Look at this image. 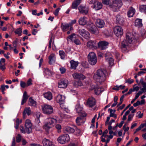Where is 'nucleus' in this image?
Instances as JSON below:
<instances>
[{
  "instance_id": "1",
  "label": "nucleus",
  "mask_w": 146,
  "mask_h": 146,
  "mask_svg": "<svg viewBox=\"0 0 146 146\" xmlns=\"http://www.w3.org/2000/svg\"><path fill=\"white\" fill-rule=\"evenodd\" d=\"M107 75V72L106 70H98L94 74V78L97 82L101 83L106 80Z\"/></svg>"
},
{
  "instance_id": "2",
  "label": "nucleus",
  "mask_w": 146,
  "mask_h": 146,
  "mask_svg": "<svg viewBox=\"0 0 146 146\" xmlns=\"http://www.w3.org/2000/svg\"><path fill=\"white\" fill-rule=\"evenodd\" d=\"M57 122V120L56 119L51 117L47 118L45 120L43 128L46 131L48 132L50 129L54 126Z\"/></svg>"
},
{
  "instance_id": "3",
  "label": "nucleus",
  "mask_w": 146,
  "mask_h": 146,
  "mask_svg": "<svg viewBox=\"0 0 146 146\" xmlns=\"http://www.w3.org/2000/svg\"><path fill=\"white\" fill-rule=\"evenodd\" d=\"M122 5L121 0H113L112 3L110 5V7L114 11H117Z\"/></svg>"
},
{
  "instance_id": "4",
  "label": "nucleus",
  "mask_w": 146,
  "mask_h": 146,
  "mask_svg": "<svg viewBox=\"0 0 146 146\" xmlns=\"http://www.w3.org/2000/svg\"><path fill=\"white\" fill-rule=\"evenodd\" d=\"M88 60L92 65H94L97 62V57L96 54L94 52H90L88 56Z\"/></svg>"
},
{
  "instance_id": "5",
  "label": "nucleus",
  "mask_w": 146,
  "mask_h": 146,
  "mask_svg": "<svg viewBox=\"0 0 146 146\" xmlns=\"http://www.w3.org/2000/svg\"><path fill=\"white\" fill-rule=\"evenodd\" d=\"M42 109L44 113L49 115L52 114L53 112L52 107L50 105L45 104L42 106Z\"/></svg>"
},
{
  "instance_id": "6",
  "label": "nucleus",
  "mask_w": 146,
  "mask_h": 146,
  "mask_svg": "<svg viewBox=\"0 0 146 146\" xmlns=\"http://www.w3.org/2000/svg\"><path fill=\"white\" fill-rule=\"evenodd\" d=\"M70 140V137L68 134L61 135L57 138L58 142L61 144L66 143L68 142Z\"/></svg>"
},
{
  "instance_id": "7",
  "label": "nucleus",
  "mask_w": 146,
  "mask_h": 146,
  "mask_svg": "<svg viewBox=\"0 0 146 146\" xmlns=\"http://www.w3.org/2000/svg\"><path fill=\"white\" fill-rule=\"evenodd\" d=\"M113 32L114 34L117 37L121 36L123 33L122 28L119 26H116L114 28Z\"/></svg>"
},
{
  "instance_id": "8",
  "label": "nucleus",
  "mask_w": 146,
  "mask_h": 146,
  "mask_svg": "<svg viewBox=\"0 0 146 146\" xmlns=\"http://www.w3.org/2000/svg\"><path fill=\"white\" fill-rule=\"evenodd\" d=\"M25 126L26 133L28 134L31 133L32 131V125L30 120L29 119L26 120Z\"/></svg>"
},
{
  "instance_id": "9",
  "label": "nucleus",
  "mask_w": 146,
  "mask_h": 146,
  "mask_svg": "<svg viewBox=\"0 0 146 146\" xmlns=\"http://www.w3.org/2000/svg\"><path fill=\"white\" fill-rule=\"evenodd\" d=\"M87 28L92 33L95 34L98 33L97 28L93 23H90L88 24L87 25Z\"/></svg>"
},
{
  "instance_id": "10",
  "label": "nucleus",
  "mask_w": 146,
  "mask_h": 146,
  "mask_svg": "<svg viewBox=\"0 0 146 146\" xmlns=\"http://www.w3.org/2000/svg\"><path fill=\"white\" fill-rule=\"evenodd\" d=\"M78 32L80 35L86 39H88L90 38V33L84 29H80L78 31Z\"/></svg>"
},
{
  "instance_id": "11",
  "label": "nucleus",
  "mask_w": 146,
  "mask_h": 146,
  "mask_svg": "<svg viewBox=\"0 0 146 146\" xmlns=\"http://www.w3.org/2000/svg\"><path fill=\"white\" fill-rule=\"evenodd\" d=\"M97 45V43L96 40H90L87 42V46L90 49H96Z\"/></svg>"
},
{
  "instance_id": "12",
  "label": "nucleus",
  "mask_w": 146,
  "mask_h": 146,
  "mask_svg": "<svg viewBox=\"0 0 146 146\" xmlns=\"http://www.w3.org/2000/svg\"><path fill=\"white\" fill-rule=\"evenodd\" d=\"M67 86V82L65 79L60 80L58 84V87L60 88H66Z\"/></svg>"
},
{
  "instance_id": "13",
  "label": "nucleus",
  "mask_w": 146,
  "mask_h": 146,
  "mask_svg": "<svg viewBox=\"0 0 146 146\" xmlns=\"http://www.w3.org/2000/svg\"><path fill=\"white\" fill-rule=\"evenodd\" d=\"M65 97L64 96L61 95H58L56 97V100L57 102L59 103L60 106L62 107V104L64 103Z\"/></svg>"
},
{
  "instance_id": "14",
  "label": "nucleus",
  "mask_w": 146,
  "mask_h": 146,
  "mask_svg": "<svg viewBox=\"0 0 146 146\" xmlns=\"http://www.w3.org/2000/svg\"><path fill=\"white\" fill-rule=\"evenodd\" d=\"M126 37L127 41L129 43H131L135 38L133 35L129 32L127 33Z\"/></svg>"
},
{
  "instance_id": "15",
  "label": "nucleus",
  "mask_w": 146,
  "mask_h": 146,
  "mask_svg": "<svg viewBox=\"0 0 146 146\" xmlns=\"http://www.w3.org/2000/svg\"><path fill=\"white\" fill-rule=\"evenodd\" d=\"M78 9L79 12L83 14H87L88 13L89 11V9L88 7L82 6L81 5L79 7Z\"/></svg>"
},
{
  "instance_id": "16",
  "label": "nucleus",
  "mask_w": 146,
  "mask_h": 146,
  "mask_svg": "<svg viewBox=\"0 0 146 146\" xmlns=\"http://www.w3.org/2000/svg\"><path fill=\"white\" fill-rule=\"evenodd\" d=\"M145 80L146 81V77H145ZM140 83L141 84V85L142 86V88H141L140 90L142 92L144 93L146 92V82H145L143 78H141L140 79Z\"/></svg>"
},
{
  "instance_id": "17",
  "label": "nucleus",
  "mask_w": 146,
  "mask_h": 146,
  "mask_svg": "<svg viewBox=\"0 0 146 146\" xmlns=\"http://www.w3.org/2000/svg\"><path fill=\"white\" fill-rule=\"evenodd\" d=\"M96 104V100L92 97L89 98L87 101V104L90 107H92L94 106Z\"/></svg>"
},
{
  "instance_id": "18",
  "label": "nucleus",
  "mask_w": 146,
  "mask_h": 146,
  "mask_svg": "<svg viewBox=\"0 0 146 146\" xmlns=\"http://www.w3.org/2000/svg\"><path fill=\"white\" fill-rule=\"evenodd\" d=\"M42 143L43 146H54L51 141L45 138L42 140Z\"/></svg>"
},
{
  "instance_id": "19",
  "label": "nucleus",
  "mask_w": 146,
  "mask_h": 146,
  "mask_svg": "<svg viewBox=\"0 0 146 146\" xmlns=\"http://www.w3.org/2000/svg\"><path fill=\"white\" fill-rule=\"evenodd\" d=\"M72 76L76 79L83 80L86 78L85 76L81 73H74L72 74Z\"/></svg>"
},
{
  "instance_id": "20",
  "label": "nucleus",
  "mask_w": 146,
  "mask_h": 146,
  "mask_svg": "<svg viewBox=\"0 0 146 146\" xmlns=\"http://www.w3.org/2000/svg\"><path fill=\"white\" fill-rule=\"evenodd\" d=\"M108 43L105 41L99 42L98 44V47L102 50H104L106 47V46L108 44Z\"/></svg>"
},
{
  "instance_id": "21",
  "label": "nucleus",
  "mask_w": 146,
  "mask_h": 146,
  "mask_svg": "<svg viewBox=\"0 0 146 146\" xmlns=\"http://www.w3.org/2000/svg\"><path fill=\"white\" fill-rule=\"evenodd\" d=\"M116 22L120 25H122L124 21V18L119 15H117L116 16Z\"/></svg>"
},
{
  "instance_id": "22",
  "label": "nucleus",
  "mask_w": 146,
  "mask_h": 146,
  "mask_svg": "<svg viewBox=\"0 0 146 146\" xmlns=\"http://www.w3.org/2000/svg\"><path fill=\"white\" fill-rule=\"evenodd\" d=\"M76 121L77 124L80 125L84 124L85 121V119L83 117H78L76 119Z\"/></svg>"
},
{
  "instance_id": "23",
  "label": "nucleus",
  "mask_w": 146,
  "mask_h": 146,
  "mask_svg": "<svg viewBox=\"0 0 146 146\" xmlns=\"http://www.w3.org/2000/svg\"><path fill=\"white\" fill-rule=\"evenodd\" d=\"M110 53H107L105 54V57L106 60L108 62L109 64L112 66L113 64V59L111 57H108V55H110Z\"/></svg>"
},
{
  "instance_id": "24",
  "label": "nucleus",
  "mask_w": 146,
  "mask_h": 146,
  "mask_svg": "<svg viewBox=\"0 0 146 146\" xmlns=\"http://www.w3.org/2000/svg\"><path fill=\"white\" fill-rule=\"evenodd\" d=\"M96 24L97 27L99 28H102L104 26L105 23L103 20L98 19L97 20Z\"/></svg>"
},
{
  "instance_id": "25",
  "label": "nucleus",
  "mask_w": 146,
  "mask_h": 146,
  "mask_svg": "<svg viewBox=\"0 0 146 146\" xmlns=\"http://www.w3.org/2000/svg\"><path fill=\"white\" fill-rule=\"evenodd\" d=\"M70 68L71 69H76L78 66L79 62L78 61H74V60H72L70 62Z\"/></svg>"
},
{
  "instance_id": "26",
  "label": "nucleus",
  "mask_w": 146,
  "mask_h": 146,
  "mask_svg": "<svg viewBox=\"0 0 146 146\" xmlns=\"http://www.w3.org/2000/svg\"><path fill=\"white\" fill-rule=\"evenodd\" d=\"M87 18L86 17H81L78 20L79 24L81 25H84L87 23Z\"/></svg>"
},
{
  "instance_id": "27",
  "label": "nucleus",
  "mask_w": 146,
  "mask_h": 146,
  "mask_svg": "<svg viewBox=\"0 0 146 146\" xmlns=\"http://www.w3.org/2000/svg\"><path fill=\"white\" fill-rule=\"evenodd\" d=\"M135 13V10L132 7H130L127 12V15L129 17L133 16Z\"/></svg>"
},
{
  "instance_id": "28",
  "label": "nucleus",
  "mask_w": 146,
  "mask_h": 146,
  "mask_svg": "<svg viewBox=\"0 0 146 146\" xmlns=\"http://www.w3.org/2000/svg\"><path fill=\"white\" fill-rule=\"evenodd\" d=\"M49 63L50 64L54 63L55 61V58L54 54H52L49 57Z\"/></svg>"
},
{
  "instance_id": "29",
  "label": "nucleus",
  "mask_w": 146,
  "mask_h": 146,
  "mask_svg": "<svg viewBox=\"0 0 146 146\" xmlns=\"http://www.w3.org/2000/svg\"><path fill=\"white\" fill-rule=\"evenodd\" d=\"M135 25L138 28L141 27L143 26L142 20L139 19H136L135 21Z\"/></svg>"
},
{
  "instance_id": "30",
  "label": "nucleus",
  "mask_w": 146,
  "mask_h": 146,
  "mask_svg": "<svg viewBox=\"0 0 146 146\" xmlns=\"http://www.w3.org/2000/svg\"><path fill=\"white\" fill-rule=\"evenodd\" d=\"M81 0H76L73 1L72 5V9H76L78 5L81 3Z\"/></svg>"
},
{
  "instance_id": "31",
  "label": "nucleus",
  "mask_w": 146,
  "mask_h": 146,
  "mask_svg": "<svg viewBox=\"0 0 146 146\" xmlns=\"http://www.w3.org/2000/svg\"><path fill=\"white\" fill-rule=\"evenodd\" d=\"M102 7V4L101 2H97L94 4L93 8L95 9L96 10H98L101 9Z\"/></svg>"
},
{
  "instance_id": "32",
  "label": "nucleus",
  "mask_w": 146,
  "mask_h": 146,
  "mask_svg": "<svg viewBox=\"0 0 146 146\" xmlns=\"http://www.w3.org/2000/svg\"><path fill=\"white\" fill-rule=\"evenodd\" d=\"M29 96L27 94L26 92L25 91L23 94V98L21 101V104L23 105L26 102L28 99Z\"/></svg>"
},
{
  "instance_id": "33",
  "label": "nucleus",
  "mask_w": 146,
  "mask_h": 146,
  "mask_svg": "<svg viewBox=\"0 0 146 146\" xmlns=\"http://www.w3.org/2000/svg\"><path fill=\"white\" fill-rule=\"evenodd\" d=\"M31 113V111L29 107L26 108L24 109L23 113L24 117H25V115L27 114L28 115H29Z\"/></svg>"
},
{
  "instance_id": "34",
  "label": "nucleus",
  "mask_w": 146,
  "mask_h": 146,
  "mask_svg": "<svg viewBox=\"0 0 146 146\" xmlns=\"http://www.w3.org/2000/svg\"><path fill=\"white\" fill-rule=\"evenodd\" d=\"M104 89L98 87H95L94 88V92L95 94L97 95H98L101 92H103Z\"/></svg>"
},
{
  "instance_id": "35",
  "label": "nucleus",
  "mask_w": 146,
  "mask_h": 146,
  "mask_svg": "<svg viewBox=\"0 0 146 146\" xmlns=\"http://www.w3.org/2000/svg\"><path fill=\"white\" fill-rule=\"evenodd\" d=\"M44 96L45 98L49 100H51L52 98V94L50 92H47L44 93Z\"/></svg>"
},
{
  "instance_id": "36",
  "label": "nucleus",
  "mask_w": 146,
  "mask_h": 146,
  "mask_svg": "<svg viewBox=\"0 0 146 146\" xmlns=\"http://www.w3.org/2000/svg\"><path fill=\"white\" fill-rule=\"evenodd\" d=\"M65 130L68 133H73L75 131L74 129L72 127L66 126L65 127Z\"/></svg>"
},
{
  "instance_id": "37",
  "label": "nucleus",
  "mask_w": 146,
  "mask_h": 146,
  "mask_svg": "<svg viewBox=\"0 0 146 146\" xmlns=\"http://www.w3.org/2000/svg\"><path fill=\"white\" fill-rule=\"evenodd\" d=\"M70 25L69 23H65L64 24H62L61 25V28L64 31H66L68 30L69 28Z\"/></svg>"
},
{
  "instance_id": "38",
  "label": "nucleus",
  "mask_w": 146,
  "mask_h": 146,
  "mask_svg": "<svg viewBox=\"0 0 146 146\" xmlns=\"http://www.w3.org/2000/svg\"><path fill=\"white\" fill-rule=\"evenodd\" d=\"M29 104L30 106L35 107L36 105V102L32 98H30L29 99Z\"/></svg>"
},
{
  "instance_id": "39",
  "label": "nucleus",
  "mask_w": 146,
  "mask_h": 146,
  "mask_svg": "<svg viewBox=\"0 0 146 146\" xmlns=\"http://www.w3.org/2000/svg\"><path fill=\"white\" fill-rule=\"evenodd\" d=\"M143 93L141 90L139 91L136 94L135 98L131 101V103L133 104L135 100L138 98L139 96L141 95Z\"/></svg>"
},
{
  "instance_id": "40",
  "label": "nucleus",
  "mask_w": 146,
  "mask_h": 146,
  "mask_svg": "<svg viewBox=\"0 0 146 146\" xmlns=\"http://www.w3.org/2000/svg\"><path fill=\"white\" fill-rule=\"evenodd\" d=\"M109 110H110V117H113L115 119L116 118V115L114 113L115 111V110H114V111H113L112 109H109Z\"/></svg>"
},
{
  "instance_id": "41",
  "label": "nucleus",
  "mask_w": 146,
  "mask_h": 146,
  "mask_svg": "<svg viewBox=\"0 0 146 146\" xmlns=\"http://www.w3.org/2000/svg\"><path fill=\"white\" fill-rule=\"evenodd\" d=\"M140 11L146 14V5H142L140 6Z\"/></svg>"
},
{
  "instance_id": "42",
  "label": "nucleus",
  "mask_w": 146,
  "mask_h": 146,
  "mask_svg": "<svg viewBox=\"0 0 146 146\" xmlns=\"http://www.w3.org/2000/svg\"><path fill=\"white\" fill-rule=\"evenodd\" d=\"M76 111L78 113H80L82 110V108L81 107L79 104H78L76 106Z\"/></svg>"
},
{
  "instance_id": "43",
  "label": "nucleus",
  "mask_w": 146,
  "mask_h": 146,
  "mask_svg": "<svg viewBox=\"0 0 146 146\" xmlns=\"http://www.w3.org/2000/svg\"><path fill=\"white\" fill-rule=\"evenodd\" d=\"M128 45V43L126 40H124L121 43V48L122 49L124 48V49H126V47Z\"/></svg>"
},
{
  "instance_id": "44",
  "label": "nucleus",
  "mask_w": 146,
  "mask_h": 146,
  "mask_svg": "<svg viewBox=\"0 0 146 146\" xmlns=\"http://www.w3.org/2000/svg\"><path fill=\"white\" fill-rule=\"evenodd\" d=\"M74 85L76 87H78L79 86H82V83L81 81L79 80L77 81H75L74 83Z\"/></svg>"
},
{
  "instance_id": "45",
  "label": "nucleus",
  "mask_w": 146,
  "mask_h": 146,
  "mask_svg": "<svg viewBox=\"0 0 146 146\" xmlns=\"http://www.w3.org/2000/svg\"><path fill=\"white\" fill-rule=\"evenodd\" d=\"M59 54L62 59H64L65 57L66 54L64 52L63 50H60Z\"/></svg>"
},
{
  "instance_id": "46",
  "label": "nucleus",
  "mask_w": 146,
  "mask_h": 146,
  "mask_svg": "<svg viewBox=\"0 0 146 146\" xmlns=\"http://www.w3.org/2000/svg\"><path fill=\"white\" fill-rule=\"evenodd\" d=\"M22 32V29L20 28H18L15 31V33L16 34H18V36H19L21 35Z\"/></svg>"
},
{
  "instance_id": "47",
  "label": "nucleus",
  "mask_w": 146,
  "mask_h": 146,
  "mask_svg": "<svg viewBox=\"0 0 146 146\" xmlns=\"http://www.w3.org/2000/svg\"><path fill=\"white\" fill-rule=\"evenodd\" d=\"M36 117L35 119V122L37 124H39L40 122L39 117L40 116V113H37L36 114Z\"/></svg>"
},
{
  "instance_id": "48",
  "label": "nucleus",
  "mask_w": 146,
  "mask_h": 146,
  "mask_svg": "<svg viewBox=\"0 0 146 146\" xmlns=\"http://www.w3.org/2000/svg\"><path fill=\"white\" fill-rule=\"evenodd\" d=\"M16 141L17 143L20 142L21 139V136L19 134H18L16 137Z\"/></svg>"
},
{
  "instance_id": "49",
  "label": "nucleus",
  "mask_w": 146,
  "mask_h": 146,
  "mask_svg": "<svg viewBox=\"0 0 146 146\" xmlns=\"http://www.w3.org/2000/svg\"><path fill=\"white\" fill-rule=\"evenodd\" d=\"M44 72L46 75H50L51 74V73L50 71L48 68H44Z\"/></svg>"
},
{
  "instance_id": "50",
  "label": "nucleus",
  "mask_w": 146,
  "mask_h": 146,
  "mask_svg": "<svg viewBox=\"0 0 146 146\" xmlns=\"http://www.w3.org/2000/svg\"><path fill=\"white\" fill-rule=\"evenodd\" d=\"M55 127L58 130L57 132L58 133H60L61 132V126L59 124H57L55 126Z\"/></svg>"
},
{
  "instance_id": "51",
  "label": "nucleus",
  "mask_w": 146,
  "mask_h": 146,
  "mask_svg": "<svg viewBox=\"0 0 146 146\" xmlns=\"http://www.w3.org/2000/svg\"><path fill=\"white\" fill-rule=\"evenodd\" d=\"M75 36L76 35L74 33L71 35L67 38V40H68V39H70L71 40H74V38H75Z\"/></svg>"
},
{
  "instance_id": "52",
  "label": "nucleus",
  "mask_w": 146,
  "mask_h": 146,
  "mask_svg": "<svg viewBox=\"0 0 146 146\" xmlns=\"http://www.w3.org/2000/svg\"><path fill=\"white\" fill-rule=\"evenodd\" d=\"M20 86L22 88H25L26 86H27L26 83L22 81L20 82Z\"/></svg>"
},
{
  "instance_id": "53",
  "label": "nucleus",
  "mask_w": 146,
  "mask_h": 146,
  "mask_svg": "<svg viewBox=\"0 0 146 146\" xmlns=\"http://www.w3.org/2000/svg\"><path fill=\"white\" fill-rule=\"evenodd\" d=\"M27 86H29L32 84V79L31 78H29L27 82Z\"/></svg>"
},
{
  "instance_id": "54",
  "label": "nucleus",
  "mask_w": 146,
  "mask_h": 146,
  "mask_svg": "<svg viewBox=\"0 0 146 146\" xmlns=\"http://www.w3.org/2000/svg\"><path fill=\"white\" fill-rule=\"evenodd\" d=\"M102 3L105 5H109L110 2V0H102Z\"/></svg>"
},
{
  "instance_id": "55",
  "label": "nucleus",
  "mask_w": 146,
  "mask_h": 146,
  "mask_svg": "<svg viewBox=\"0 0 146 146\" xmlns=\"http://www.w3.org/2000/svg\"><path fill=\"white\" fill-rule=\"evenodd\" d=\"M59 70L62 74L65 73L66 72V69L64 67H62L60 68Z\"/></svg>"
},
{
  "instance_id": "56",
  "label": "nucleus",
  "mask_w": 146,
  "mask_h": 146,
  "mask_svg": "<svg viewBox=\"0 0 146 146\" xmlns=\"http://www.w3.org/2000/svg\"><path fill=\"white\" fill-rule=\"evenodd\" d=\"M137 113L138 114V117L139 118H142L143 116V113H141L140 111H138Z\"/></svg>"
},
{
  "instance_id": "57",
  "label": "nucleus",
  "mask_w": 146,
  "mask_h": 146,
  "mask_svg": "<svg viewBox=\"0 0 146 146\" xmlns=\"http://www.w3.org/2000/svg\"><path fill=\"white\" fill-rule=\"evenodd\" d=\"M134 114L133 115H132V114H129V115H128V119H127V121H131L132 120V119L133 118V116H134Z\"/></svg>"
},
{
  "instance_id": "58",
  "label": "nucleus",
  "mask_w": 146,
  "mask_h": 146,
  "mask_svg": "<svg viewBox=\"0 0 146 146\" xmlns=\"http://www.w3.org/2000/svg\"><path fill=\"white\" fill-rule=\"evenodd\" d=\"M74 43L77 45H79L80 44V42L79 40L78 39H76L74 40Z\"/></svg>"
},
{
  "instance_id": "59",
  "label": "nucleus",
  "mask_w": 146,
  "mask_h": 146,
  "mask_svg": "<svg viewBox=\"0 0 146 146\" xmlns=\"http://www.w3.org/2000/svg\"><path fill=\"white\" fill-rule=\"evenodd\" d=\"M133 81L134 80L133 79H129L126 80L125 82L129 83V84H131L133 82Z\"/></svg>"
},
{
  "instance_id": "60",
  "label": "nucleus",
  "mask_w": 146,
  "mask_h": 146,
  "mask_svg": "<svg viewBox=\"0 0 146 146\" xmlns=\"http://www.w3.org/2000/svg\"><path fill=\"white\" fill-rule=\"evenodd\" d=\"M60 8H58L56 9L54 12V14L56 16H57L58 15L59 11L60 10Z\"/></svg>"
},
{
  "instance_id": "61",
  "label": "nucleus",
  "mask_w": 146,
  "mask_h": 146,
  "mask_svg": "<svg viewBox=\"0 0 146 146\" xmlns=\"http://www.w3.org/2000/svg\"><path fill=\"white\" fill-rule=\"evenodd\" d=\"M20 129L21 132L23 133H25L26 132V130H25L23 126H21L20 127Z\"/></svg>"
},
{
  "instance_id": "62",
  "label": "nucleus",
  "mask_w": 146,
  "mask_h": 146,
  "mask_svg": "<svg viewBox=\"0 0 146 146\" xmlns=\"http://www.w3.org/2000/svg\"><path fill=\"white\" fill-rule=\"evenodd\" d=\"M123 129L124 130L125 132L129 130V127H126L125 124L123 127Z\"/></svg>"
},
{
  "instance_id": "63",
  "label": "nucleus",
  "mask_w": 146,
  "mask_h": 146,
  "mask_svg": "<svg viewBox=\"0 0 146 146\" xmlns=\"http://www.w3.org/2000/svg\"><path fill=\"white\" fill-rule=\"evenodd\" d=\"M139 105H140V102L139 101H137L136 103L133 104V105L134 107H135Z\"/></svg>"
},
{
  "instance_id": "64",
  "label": "nucleus",
  "mask_w": 146,
  "mask_h": 146,
  "mask_svg": "<svg viewBox=\"0 0 146 146\" xmlns=\"http://www.w3.org/2000/svg\"><path fill=\"white\" fill-rule=\"evenodd\" d=\"M0 69H1L2 70H3L5 69L4 64H0Z\"/></svg>"
}]
</instances>
